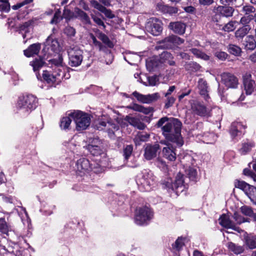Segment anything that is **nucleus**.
I'll list each match as a JSON object with an SVG mask.
<instances>
[{
	"label": "nucleus",
	"mask_w": 256,
	"mask_h": 256,
	"mask_svg": "<svg viewBox=\"0 0 256 256\" xmlns=\"http://www.w3.org/2000/svg\"><path fill=\"white\" fill-rule=\"evenodd\" d=\"M182 124L177 118H172L162 128V134L166 139L175 143L178 146H181L184 142L181 136Z\"/></svg>",
	"instance_id": "1"
},
{
	"label": "nucleus",
	"mask_w": 256,
	"mask_h": 256,
	"mask_svg": "<svg viewBox=\"0 0 256 256\" xmlns=\"http://www.w3.org/2000/svg\"><path fill=\"white\" fill-rule=\"evenodd\" d=\"M52 62L56 66L55 68L52 72L43 71L42 78L49 84H58L66 74V70L62 66V56H59L58 59H53Z\"/></svg>",
	"instance_id": "2"
},
{
	"label": "nucleus",
	"mask_w": 256,
	"mask_h": 256,
	"mask_svg": "<svg viewBox=\"0 0 256 256\" xmlns=\"http://www.w3.org/2000/svg\"><path fill=\"white\" fill-rule=\"evenodd\" d=\"M162 186L169 192H174L177 195L188 188V185L184 180V176L180 172L177 174L174 181L170 178L165 180Z\"/></svg>",
	"instance_id": "3"
},
{
	"label": "nucleus",
	"mask_w": 256,
	"mask_h": 256,
	"mask_svg": "<svg viewBox=\"0 0 256 256\" xmlns=\"http://www.w3.org/2000/svg\"><path fill=\"white\" fill-rule=\"evenodd\" d=\"M136 182L140 191L149 192L156 186V178L152 172L145 170L138 176Z\"/></svg>",
	"instance_id": "4"
},
{
	"label": "nucleus",
	"mask_w": 256,
	"mask_h": 256,
	"mask_svg": "<svg viewBox=\"0 0 256 256\" xmlns=\"http://www.w3.org/2000/svg\"><path fill=\"white\" fill-rule=\"evenodd\" d=\"M73 118L76 124V129L78 131L86 129L90 124V116L80 110H74L68 114Z\"/></svg>",
	"instance_id": "5"
},
{
	"label": "nucleus",
	"mask_w": 256,
	"mask_h": 256,
	"mask_svg": "<svg viewBox=\"0 0 256 256\" xmlns=\"http://www.w3.org/2000/svg\"><path fill=\"white\" fill-rule=\"evenodd\" d=\"M37 102L36 98L33 95L24 96L19 98L17 108L24 112H31L36 107Z\"/></svg>",
	"instance_id": "6"
},
{
	"label": "nucleus",
	"mask_w": 256,
	"mask_h": 256,
	"mask_svg": "<svg viewBox=\"0 0 256 256\" xmlns=\"http://www.w3.org/2000/svg\"><path fill=\"white\" fill-rule=\"evenodd\" d=\"M152 217V212L150 208L147 206L139 208L136 210L134 222L138 225H146Z\"/></svg>",
	"instance_id": "7"
},
{
	"label": "nucleus",
	"mask_w": 256,
	"mask_h": 256,
	"mask_svg": "<svg viewBox=\"0 0 256 256\" xmlns=\"http://www.w3.org/2000/svg\"><path fill=\"white\" fill-rule=\"evenodd\" d=\"M69 64L72 66H79L83 60V52L78 46H72L68 49Z\"/></svg>",
	"instance_id": "8"
},
{
	"label": "nucleus",
	"mask_w": 256,
	"mask_h": 256,
	"mask_svg": "<svg viewBox=\"0 0 256 256\" xmlns=\"http://www.w3.org/2000/svg\"><path fill=\"white\" fill-rule=\"evenodd\" d=\"M146 29L147 32L153 36H158L162 30V23L156 18H151L146 22Z\"/></svg>",
	"instance_id": "9"
},
{
	"label": "nucleus",
	"mask_w": 256,
	"mask_h": 256,
	"mask_svg": "<svg viewBox=\"0 0 256 256\" xmlns=\"http://www.w3.org/2000/svg\"><path fill=\"white\" fill-rule=\"evenodd\" d=\"M221 81L228 88H236L238 84V78L229 72H224L221 74Z\"/></svg>",
	"instance_id": "10"
},
{
	"label": "nucleus",
	"mask_w": 256,
	"mask_h": 256,
	"mask_svg": "<svg viewBox=\"0 0 256 256\" xmlns=\"http://www.w3.org/2000/svg\"><path fill=\"white\" fill-rule=\"evenodd\" d=\"M100 145V142L98 139H95L94 140L91 144L87 146V149L94 156H101L102 158H105L106 154L101 148Z\"/></svg>",
	"instance_id": "11"
},
{
	"label": "nucleus",
	"mask_w": 256,
	"mask_h": 256,
	"mask_svg": "<svg viewBox=\"0 0 256 256\" xmlns=\"http://www.w3.org/2000/svg\"><path fill=\"white\" fill-rule=\"evenodd\" d=\"M132 95L140 102L149 104L158 100L160 96L158 93L156 92L152 94L144 95L135 91Z\"/></svg>",
	"instance_id": "12"
},
{
	"label": "nucleus",
	"mask_w": 256,
	"mask_h": 256,
	"mask_svg": "<svg viewBox=\"0 0 256 256\" xmlns=\"http://www.w3.org/2000/svg\"><path fill=\"white\" fill-rule=\"evenodd\" d=\"M160 144H164L166 146L162 150V155L164 158L170 161H174L176 159V154L173 146L165 140H162Z\"/></svg>",
	"instance_id": "13"
},
{
	"label": "nucleus",
	"mask_w": 256,
	"mask_h": 256,
	"mask_svg": "<svg viewBox=\"0 0 256 256\" xmlns=\"http://www.w3.org/2000/svg\"><path fill=\"white\" fill-rule=\"evenodd\" d=\"M76 166L78 174L80 176L92 169L89 160L85 158H80L77 161Z\"/></svg>",
	"instance_id": "14"
},
{
	"label": "nucleus",
	"mask_w": 256,
	"mask_h": 256,
	"mask_svg": "<svg viewBox=\"0 0 256 256\" xmlns=\"http://www.w3.org/2000/svg\"><path fill=\"white\" fill-rule=\"evenodd\" d=\"M240 231L243 233L242 235V237L244 245L251 250L256 248V236L252 234H248L242 230H240Z\"/></svg>",
	"instance_id": "15"
},
{
	"label": "nucleus",
	"mask_w": 256,
	"mask_h": 256,
	"mask_svg": "<svg viewBox=\"0 0 256 256\" xmlns=\"http://www.w3.org/2000/svg\"><path fill=\"white\" fill-rule=\"evenodd\" d=\"M244 88L247 95L252 94L255 88V82L251 79V75L246 74L243 76Z\"/></svg>",
	"instance_id": "16"
},
{
	"label": "nucleus",
	"mask_w": 256,
	"mask_h": 256,
	"mask_svg": "<svg viewBox=\"0 0 256 256\" xmlns=\"http://www.w3.org/2000/svg\"><path fill=\"white\" fill-rule=\"evenodd\" d=\"M159 148L158 144L153 146L147 145L144 150V158L147 160H150L155 158L156 156V153Z\"/></svg>",
	"instance_id": "17"
},
{
	"label": "nucleus",
	"mask_w": 256,
	"mask_h": 256,
	"mask_svg": "<svg viewBox=\"0 0 256 256\" xmlns=\"http://www.w3.org/2000/svg\"><path fill=\"white\" fill-rule=\"evenodd\" d=\"M46 46H48V48L50 50L54 52H58L60 50V46L59 42L56 38H54L52 35H50L46 38L45 42Z\"/></svg>",
	"instance_id": "18"
},
{
	"label": "nucleus",
	"mask_w": 256,
	"mask_h": 256,
	"mask_svg": "<svg viewBox=\"0 0 256 256\" xmlns=\"http://www.w3.org/2000/svg\"><path fill=\"white\" fill-rule=\"evenodd\" d=\"M192 109L194 112L200 116H206L208 114L206 107L198 102H194L192 104Z\"/></svg>",
	"instance_id": "19"
},
{
	"label": "nucleus",
	"mask_w": 256,
	"mask_h": 256,
	"mask_svg": "<svg viewBox=\"0 0 256 256\" xmlns=\"http://www.w3.org/2000/svg\"><path fill=\"white\" fill-rule=\"evenodd\" d=\"M213 11L214 12L220 14L224 16L230 17L232 16L234 9L231 6H219L217 7H214Z\"/></svg>",
	"instance_id": "20"
},
{
	"label": "nucleus",
	"mask_w": 256,
	"mask_h": 256,
	"mask_svg": "<svg viewBox=\"0 0 256 256\" xmlns=\"http://www.w3.org/2000/svg\"><path fill=\"white\" fill-rule=\"evenodd\" d=\"M246 126L242 124L241 122H234L230 130L232 137L234 138L236 136H239L242 132V130L245 129Z\"/></svg>",
	"instance_id": "21"
},
{
	"label": "nucleus",
	"mask_w": 256,
	"mask_h": 256,
	"mask_svg": "<svg viewBox=\"0 0 256 256\" xmlns=\"http://www.w3.org/2000/svg\"><path fill=\"white\" fill-rule=\"evenodd\" d=\"M219 223L223 227L236 230L234 223L230 220L228 215L222 214L219 218Z\"/></svg>",
	"instance_id": "22"
},
{
	"label": "nucleus",
	"mask_w": 256,
	"mask_h": 256,
	"mask_svg": "<svg viewBox=\"0 0 256 256\" xmlns=\"http://www.w3.org/2000/svg\"><path fill=\"white\" fill-rule=\"evenodd\" d=\"M74 14L75 18L80 19L84 24H91L90 18L83 10L78 8H76Z\"/></svg>",
	"instance_id": "23"
},
{
	"label": "nucleus",
	"mask_w": 256,
	"mask_h": 256,
	"mask_svg": "<svg viewBox=\"0 0 256 256\" xmlns=\"http://www.w3.org/2000/svg\"><path fill=\"white\" fill-rule=\"evenodd\" d=\"M40 50V44H34L30 45L26 50L24 51V54L26 57L33 56L38 54Z\"/></svg>",
	"instance_id": "24"
},
{
	"label": "nucleus",
	"mask_w": 256,
	"mask_h": 256,
	"mask_svg": "<svg viewBox=\"0 0 256 256\" xmlns=\"http://www.w3.org/2000/svg\"><path fill=\"white\" fill-rule=\"evenodd\" d=\"M198 87L199 90L200 94L202 96L205 100H208L209 98V96L208 94V86L206 82L203 78H200L198 81Z\"/></svg>",
	"instance_id": "25"
},
{
	"label": "nucleus",
	"mask_w": 256,
	"mask_h": 256,
	"mask_svg": "<svg viewBox=\"0 0 256 256\" xmlns=\"http://www.w3.org/2000/svg\"><path fill=\"white\" fill-rule=\"evenodd\" d=\"M160 65V62L158 57L150 58L146 60V67L150 72L154 70Z\"/></svg>",
	"instance_id": "26"
},
{
	"label": "nucleus",
	"mask_w": 256,
	"mask_h": 256,
	"mask_svg": "<svg viewBox=\"0 0 256 256\" xmlns=\"http://www.w3.org/2000/svg\"><path fill=\"white\" fill-rule=\"evenodd\" d=\"M242 44L246 50H254L256 47V42L254 36L248 35L246 36Z\"/></svg>",
	"instance_id": "27"
},
{
	"label": "nucleus",
	"mask_w": 256,
	"mask_h": 256,
	"mask_svg": "<svg viewBox=\"0 0 256 256\" xmlns=\"http://www.w3.org/2000/svg\"><path fill=\"white\" fill-rule=\"evenodd\" d=\"M170 27L172 30L179 34H182L185 32L186 25L180 22L170 23Z\"/></svg>",
	"instance_id": "28"
},
{
	"label": "nucleus",
	"mask_w": 256,
	"mask_h": 256,
	"mask_svg": "<svg viewBox=\"0 0 256 256\" xmlns=\"http://www.w3.org/2000/svg\"><path fill=\"white\" fill-rule=\"evenodd\" d=\"M226 246L229 250L236 254H240L244 250V246L238 245L231 242H228Z\"/></svg>",
	"instance_id": "29"
},
{
	"label": "nucleus",
	"mask_w": 256,
	"mask_h": 256,
	"mask_svg": "<svg viewBox=\"0 0 256 256\" xmlns=\"http://www.w3.org/2000/svg\"><path fill=\"white\" fill-rule=\"evenodd\" d=\"M250 26H242L238 28L235 32V36L238 40H241L251 30Z\"/></svg>",
	"instance_id": "30"
},
{
	"label": "nucleus",
	"mask_w": 256,
	"mask_h": 256,
	"mask_svg": "<svg viewBox=\"0 0 256 256\" xmlns=\"http://www.w3.org/2000/svg\"><path fill=\"white\" fill-rule=\"evenodd\" d=\"M126 120L130 125L138 129L144 130L146 127V125L138 118L126 116Z\"/></svg>",
	"instance_id": "31"
},
{
	"label": "nucleus",
	"mask_w": 256,
	"mask_h": 256,
	"mask_svg": "<svg viewBox=\"0 0 256 256\" xmlns=\"http://www.w3.org/2000/svg\"><path fill=\"white\" fill-rule=\"evenodd\" d=\"M107 127V132L109 136L112 138H114L115 136V132H117L119 130V125L117 124L108 121Z\"/></svg>",
	"instance_id": "32"
},
{
	"label": "nucleus",
	"mask_w": 256,
	"mask_h": 256,
	"mask_svg": "<svg viewBox=\"0 0 256 256\" xmlns=\"http://www.w3.org/2000/svg\"><path fill=\"white\" fill-rule=\"evenodd\" d=\"M129 108L135 111L141 112L146 114H150L152 111V108L150 107L144 108L138 104H134L132 106H130Z\"/></svg>",
	"instance_id": "33"
},
{
	"label": "nucleus",
	"mask_w": 256,
	"mask_h": 256,
	"mask_svg": "<svg viewBox=\"0 0 256 256\" xmlns=\"http://www.w3.org/2000/svg\"><path fill=\"white\" fill-rule=\"evenodd\" d=\"M164 42L174 44H180L184 42V40L178 36L172 35L166 38Z\"/></svg>",
	"instance_id": "34"
},
{
	"label": "nucleus",
	"mask_w": 256,
	"mask_h": 256,
	"mask_svg": "<svg viewBox=\"0 0 256 256\" xmlns=\"http://www.w3.org/2000/svg\"><path fill=\"white\" fill-rule=\"evenodd\" d=\"M190 51L198 58L204 60H208L210 59V56L208 55L198 49L193 48L190 49Z\"/></svg>",
	"instance_id": "35"
},
{
	"label": "nucleus",
	"mask_w": 256,
	"mask_h": 256,
	"mask_svg": "<svg viewBox=\"0 0 256 256\" xmlns=\"http://www.w3.org/2000/svg\"><path fill=\"white\" fill-rule=\"evenodd\" d=\"M44 64V60L42 58H38L30 62V64L33 68L34 71L36 72L42 68Z\"/></svg>",
	"instance_id": "36"
},
{
	"label": "nucleus",
	"mask_w": 256,
	"mask_h": 256,
	"mask_svg": "<svg viewBox=\"0 0 256 256\" xmlns=\"http://www.w3.org/2000/svg\"><path fill=\"white\" fill-rule=\"evenodd\" d=\"M70 116L63 117L60 121V126L62 130H67L70 129L72 120Z\"/></svg>",
	"instance_id": "37"
},
{
	"label": "nucleus",
	"mask_w": 256,
	"mask_h": 256,
	"mask_svg": "<svg viewBox=\"0 0 256 256\" xmlns=\"http://www.w3.org/2000/svg\"><path fill=\"white\" fill-rule=\"evenodd\" d=\"M12 230L10 226L6 222L4 218H0V232L8 234Z\"/></svg>",
	"instance_id": "38"
},
{
	"label": "nucleus",
	"mask_w": 256,
	"mask_h": 256,
	"mask_svg": "<svg viewBox=\"0 0 256 256\" xmlns=\"http://www.w3.org/2000/svg\"><path fill=\"white\" fill-rule=\"evenodd\" d=\"M98 37L100 40L103 43H104L108 47L112 48L114 46V44L112 42L105 34L102 32H100L98 34Z\"/></svg>",
	"instance_id": "39"
},
{
	"label": "nucleus",
	"mask_w": 256,
	"mask_h": 256,
	"mask_svg": "<svg viewBox=\"0 0 256 256\" xmlns=\"http://www.w3.org/2000/svg\"><path fill=\"white\" fill-rule=\"evenodd\" d=\"M242 0H220V3L224 6H234L239 7L242 4Z\"/></svg>",
	"instance_id": "40"
},
{
	"label": "nucleus",
	"mask_w": 256,
	"mask_h": 256,
	"mask_svg": "<svg viewBox=\"0 0 256 256\" xmlns=\"http://www.w3.org/2000/svg\"><path fill=\"white\" fill-rule=\"evenodd\" d=\"M149 138V135L144 132H138L134 138L136 144H140V142H145Z\"/></svg>",
	"instance_id": "41"
},
{
	"label": "nucleus",
	"mask_w": 256,
	"mask_h": 256,
	"mask_svg": "<svg viewBox=\"0 0 256 256\" xmlns=\"http://www.w3.org/2000/svg\"><path fill=\"white\" fill-rule=\"evenodd\" d=\"M234 184L236 188L242 190L248 194V190L250 189V184L244 181H240L238 180H236Z\"/></svg>",
	"instance_id": "42"
},
{
	"label": "nucleus",
	"mask_w": 256,
	"mask_h": 256,
	"mask_svg": "<svg viewBox=\"0 0 256 256\" xmlns=\"http://www.w3.org/2000/svg\"><path fill=\"white\" fill-rule=\"evenodd\" d=\"M228 52L236 56H239L242 52L241 48L234 44H230L228 46Z\"/></svg>",
	"instance_id": "43"
},
{
	"label": "nucleus",
	"mask_w": 256,
	"mask_h": 256,
	"mask_svg": "<svg viewBox=\"0 0 256 256\" xmlns=\"http://www.w3.org/2000/svg\"><path fill=\"white\" fill-rule=\"evenodd\" d=\"M254 146V144L251 142H244L242 144V148L240 149L242 154H245L250 152L252 148Z\"/></svg>",
	"instance_id": "44"
},
{
	"label": "nucleus",
	"mask_w": 256,
	"mask_h": 256,
	"mask_svg": "<svg viewBox=\"0 0 256 256\" xmlns=\"http://www.w3.org/2000/svg\"><path fill=\"white\" fill-rule=\"evenodd\" d=\"M32 21L29 20L26 22H25L22 24H21L18 27L19 30L22 32H25L24 34H23L22 36L23 38H24L26 36V34L28 32V27L32 24Z\"/></svg>",
	"instance_id": "45"
},
{
	"label": "nucleus",
	"mask_w": 256,
	"mask_h": 256,
	"mask_svg": "<svg viewBox=\"0 0 256 256\" xmlns=\"http://www.w3.org/2000/svg\"><path fill=\"white\" fill-rule=\"evenodd\" d=\"M241 212L244 215L248 216H254L256 214H254L252 208L248 206H244L240 208Z\"/></svg>",
	"instance_id": "46"
},
{
	"label": "nucleus",
	"mask_w": 256,
	"mask_h": 256,
	"mask_svg": "<svg viewBox=\"0 0 256 256\" xmlns=\"http://www.w3.org/2000/svg\"><path fill=\"white\" fill-rule=\"evenodd\" d=\"M253 20V15L243 16L241 18L239 23L242 24V26H250L248 24Z\"/></svg>",
	"instance_id": "47"
},
{
	"label": "nucleus",
	"mask_w": 256,
	"mask_h": 256,
	"mask_svg": "<svg viewBox=\"0 0 256 256\" xmlns=\"http://www.w3.org/2000/svg\"><path fill=\"white\" fill-rule=\"evenodd\" d=\"M237 23L236 21H230L224 26L222 30L227 32H232L236 28V24Z\"/></svg>",
	"instance_id": "48"
},
{
	"label": "nucleus",
	"mask_w": 256,
	"mask_h": 256,
	"mask_svg": "<svg viewBox=\"0 0 256 256\" xmlns=\"http://www.w3.org/2000/svg\"><path fill=\"white\" fill-rule=\"evenodd\" d=\"M124 60L130 64H132V62L128 61L126 60V58H129L130 60H131L134 62H138L140 60V56H138L136 54H134V53H131V52L128 53V54L127 56H124Z\"/></svg>",
	"instance_id": "49"
},
{
	"label": "nucleus",
	"mask_w": 256,
	"mask_h": 256,
	"mask_svg": "<svg viewBox=\"0 0 256 256\" xmlns=\"http://www.w3.org/2000/svg\"><path fill=\"white\" fill-rule=\"evenodd\" d=\"M242 11L245 15L248 16L250 15V14L254 13L256 12V8L250 4H246L242 6Z\"/></svg>",
	"instance_id": "50"
},
{
	"label": "nucleus",
	"mask_w": 256,
	"mask_h": 256,
	"mask_svg": "<svg viewBox=\"0 0 256 256\" xmlns=\"http://www.w3.org/2000/svg\"><path fill=\"white\" fill-rule=\"evenodd\" d=\"M133 151V146L132 145H127L124 148V159L127 160L131 156Z\"/></svg>",
	"instance_id": "51"
},
{
	"label": "nucleus",
	"mask_w": 256,
	"mask_h": 256,
	"mask_svg": "<svg viewBox=\"0 0 256 256\" xmlns=\"http://www.w3.org/2000/svg\"><path fill=\"white\" fill-rule=\"evenodd\" d=\"M186 172L190 180H195L197 176V172L196 169L194 168L190 167L186 170Z\"/></svg>",
	"instance_id": "52"
},
{
	"label": "nucleus",
	"mask_w": 256,
	"mask_h": 256,
	"mask_svg": "<svg viewBox=\"0 0 256 256\" xmlns=\"http://www.w3.org/2000/svg\"><path fill=\"white\" fill-rule=\"evenodd\" d=\"M184 245V238H178L174 244L172 245L174 249L177 251H179Z\"/></svg>",
	"instance_id": "53"
},
{
	"label": "nucleus",
	"mask_w": 256,
	"mask_h": 256,
	"mask_svg": "<svg viewBox=\"0 0 256 256\" xmlns=\"http://www.w3.org/2000/svg\"><path fill=\"white\" fill-rule=\"evenodd\" d=\"M159 60L160 64L166 62L168 60L172 58V54L168 52H164L160 56Z\"/></svg>",
	"instance_id": "54"
},
{
	"label": "nucleus",
	"mask_w": 256,
	"mask_h": 256,
	"mask_svg": "<svg viewBox=\"0 0 256 256\" xmlns=\"http://www.w3.org/2000/svg\"><path fill=\"white\" fill-rule=\"evenodd\" d=\"M33 1L34 0H24L22 2L17 3L16 4L12 6V8L14 10H17L22 6L32 3Z\"/></svg>",
	"instance_id": "55"
},
{
	"label": "nucleus",
	"mask_w": 256,
	"mask_h": 256,
	"mask_svg": "<svg viewBox=\"0 0 256 256\" xmlns=\"http://www.w3.org/2000/svg\"><path fill=\"white\" fill-rule=\"evenodd\" d=\"M92 18L94 22L98 26H102L104 28H106V26L103 22V21L102 20V19L98 17V16L94 15V14H91Z\"/></svg>",
	"instance_id": "56"
},
{
	"label": "nucleus",
	"mask_w": 256,
	"mask_h": 256,
	"mask_svg": "<svg viewBox=\"0 0 256 256\" xmlns=\"http://www.w3.org/2000/svg\"><path fill=\"white\" fill-rule=\"evenodd\" d=\"M148 84L146 82H144V84L146 86H156L158 82V78L156 76H152L148 77Z\"/></svg>",
	"instance_id": "57"
},
{
	"label": "nucleus",
	"mask_w": 256,
	"mask_h": 256,
	"mask_svg": "<svg viewBox=\"0 0 256 256\" xmlns=\"http://www.w3.org/2000/svg\"><path fill=\"white\" fill-rule=\"evenodd\" d=\"M64 33L68 37L74 36L76 30L74 28L71 26H67L64 30Z\"/></svg>",
	"instance_id": "58"
},
{
	"label": "nucleus",
	"mask_w": 256,
	"mask_h": 256,
	"mask_svg": "<svg viewBox=\"0 0 256 256\" xmlns=\"http://www.w3.org/2000/svg\"><path fill=\"white\" fill-rule=\"evenodd\" d=\"M156 164L158 167L161 168L164 172H167L168 169V166L166 164V162L162 160L159 158L158 159L156 162Z\"/></svg>",
	"instance_id": "59"
},
{
	"label": "nucleus",
	"mask_w": 256,
	"mask_h": 256,
	"mask_svg": "<svg viewBox=\"0 0 256 256\" xmlns=\"http://www.w3.org/2000/svg\"><path fill=\"white\" fill-rule=\"evenodd\" d=\"M214 56L220 60H224L228 57V54L222 51L217 50L214 52Z\"/></svg>",
	"instance_id": "60"
},
{
	"label": "nucleus",
	"mask_w": 256,
	"mask_h": 256,
	"mask_svg": "<svg viewBox=\"0 0 256 256\" xmlns=\"http://www.w3.org/2000/svg\"><path fill=\"white\" fill-rule=\"evenodd\" d=\"M233 218L235 220L236 222L238 224H240L244 222H246L245 218L239 214L238 212H234L233 216Z\"/></svg>",
	"instance_id": "61"
},
{
	"label": "nucleus",
	"mask_w": 256,
	"mask_h": 256,
	"mask_svg": "<svg viewBox=\"0 0 256 256\" xmlns=\"http://www.w3.org/2000/svg\"><path fill=\"white\" fill-rule=\"evenodd\" d=\"M100 12L104 13L108 18H112L114 17V14H112V12L110 10L106 8L104 6Z\"/></svg>",
	"instance_id": "62"
},
{
	"label": "nucleus",
	"mask_w": 256,
	"mask_h": 256,
	"mask_svg": "<svg viewBox=\"0 0 256 256\" xmlns=\"http://www.w3.org/2000/svg\"><path fill=\"white\" fill-rule=\"evenodd\" d=\"M166 98L167 99L165 103L164 107L166 108H168L173 105L176 100V99L172 96H168Z\"/></svg>",
	"instance_id": "63"
},
{
	"label": "nucleus",
	"mask_w": 256,
	"mask_h": 256,
	"mask_svg": "<svg viewBox=\"0 0 256 256\" xmlns=\"http://www.w3.org/2000/svg\"><path fill=\"white\" fill-rule=\"evenodd\" d=\"M96 128L98 130H102L105 127L108 126V122L102 120H98L96 125Z\"/></svg>",
	"instance_id": "64"
}]
</instances>
